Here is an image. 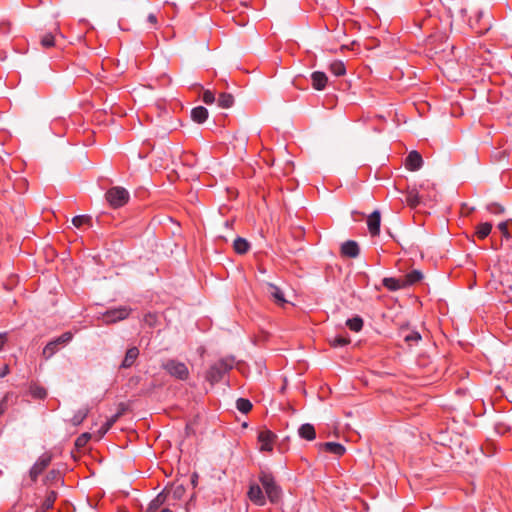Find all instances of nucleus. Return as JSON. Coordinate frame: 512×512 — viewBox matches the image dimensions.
Here are the masks:
<instances>
[{
    "mask_svg": "<svg viewBox=\"0 0 512 512\" xmlns=\"http://www.w3.org/2000/svg\"><path fill=\"white\" fill-rule=\"evenodd\" d=\"M382 285L389 291H398L405 289V285L403 284L402 277L394 278V277H385L382 280Z\"/></svg>",
    "mask_w": 512,
    "mask_h": 512,
    "instance_id": "obj_18",
    "label": "nucleus"
},
{
    "mask_svg": "<svg viewBox=\"0 0 512 512\" xmlns=\"http://www.w3.org/2000/svg\"><path fill=\"white\" fill-rule=\"evenodd\" d=\"M320 447L326 452L332 453L336 456H342L346 451L345 447L342 444L336 442L322 443L320 444Z\"/></svg>",
    "mask_w": 512,
    "mask_h": 512,
    "instance_id": "obj_19",
    "label": "nucleus"
},
{
    "mask_svg": "<svg viewBox=\"0 0 512 512\" xmlns=\"http://www.w3.org/2000/svg\"><path fill=\"white\" fill-rule=\"evenodd\" d=\"M160 512H172L169 508H164Z\"/></svg>",
    "mask_w": 512,
    "mask_h": 512,
    "instance_id": "obj_50",
    "label": "nucleus"
},
{
    "mask_svg": "<svg viewBox=\"0 0 512 512\" xmlns=\"http://www.w3.org/2000/svg\"><path fill=\"white\" fill-rule=\"evenodd\" d=\"M89 412H90L89 407H83V408L79 409L77 412H75L73 417L70 419L71 424L73 426L80 425L86 419Z\"/></svg>",
    "mask_w": 512,
    "mask_h": 512,
    "instance_id": "obj_26",
    "label": "nucleus"
},
{
    "mask_svg": "<svg viewBox=\"0 0 512 512\" xmlns=\"http://www.w3.org/2000/svg\"><path fill=\"white\" fill-rule=\"evenodd\" d=\"M406 202L410 207H417L421 202L419 191L415 188L409 189L406 193Z\"/></svg>",
    "mask_w": 512,
    "mask_h": 512,
    "instance_id": "obj_24",
    "label": "nucleus"
},
{
    "mask_svg": "<svg viewBox=\"0 0 512 512\" xmlns=\"http://www.w3.org/2000/svg\"><path fill=\"white\" fill-rule=\"evenodd\" d=\"M267 286L269 295L277 304L283 305L287 302L286 299L284 298L282 290L278 286L272 283H268Z\"/></svg>",
    "mask_w": 512,
    "mask_h": 512,
    "instance_id": "obj_21",
    "label": "nucleus"
},
{
    "mask_svg": "<svg viewBox=\"0 0 512 512\" xmlns=\"http://www.w3.org/2000/svg\"><path fill=\"white\" fill-rule=\"evenodd\" d=\"M146 22L148 23L149 28H152V29H157L158 28V19H157V16L155 14L150 13L147 16Z\"/></svg>",
    "mask_w": 512,
    "mask_h": 512,
    "instance_id": "obj_42",
    "label": "nucleus"
},
{
    "mask_svg": "<svg viewBox=\"0 0 512 512\" xmlns=\"http://www.w3.org/2000/svg\"><path fill=\"white\" fill-rule=\"evenodd\" d=\"M191 118L194 122L202 124L208 118V110L203 106L194 107L191 110Z\"/></svg>",
    "mask_w": 512,
    "mask_h": 512,
    "instance_id": "obj_20",
    "label": "nucleus"
},
{
    "mask_svg": "<svg viewBox=\"0 0 512 512\" xmlns=\"http://www.w3.org/2000/svg\"><path fill=\"white\" fill-rule=\"evenodd\" d=\"M164 492H167V497L172 505L179 500H181L185 494V488L183 485H171L170 487H166Z\"/></svg>",
    "mask_w": 512,
    "mask_h": 512,
    "instance_id": "obj_13",
    "label": "nucleus"
},
{
    "mask_svg": "<svg viewBox=\"0 0 512 512\" xmlns=\"http://www.w3.org/2000/svg\"><path fill=\"white\" fill-rule=\"evenodd\" d=\"M346 325L354 332H359L363 328V319L359 316H355L347 320Z\"/></svg>",
    "mask_w": 512,
    "mask_h": 512,
    "instance_id": "obj_32",
    "label": "nucleus"
},
{
    "mask_svg": "<svg viewBox=\"0 0 512 512\" xmlns=\"http://www.w3.org/2000/svg\"><path fill=\"white\" fill-rule=\"evenodd\" d=\"M233 247L236 253L242 255L248 252V250L250 249V244L246 239L242 237H237L234 240Z\"/></svg>",
    "mask_w": 512,
    "mask_h": 512,
    "instance_id": "obj_27",
    "label": "nucleus"
},
{
    "mask_svg": "<svg viewBox=\"0 0 512 512\" xmlns=\"http://www.w3.org/2000/svg\"><path fill=\"white\" fill-rule=\"evenodd\" d=\"M332 347H344L350 343V338L347 336L338 335L329 340Z\"/></svg>",
    "mask_w": 512,
    "mask_h": 512,
    "instance_id": "obj_34",
    "label": "nucleus"
},
{
    "mask_svg": "<svg viewBox=\"0 0 512 512\" xmlns=\"http://www.w3.org/2000/svg\"><path fill=\"white\" fill-rule=\"evenodd\" d=\"M62 483H63L62 474L59 470H56V469L50 470L44 478L45 485H52V484L57 485V484H62Z\"/></svg>",
    "mask_w": 512,
    "mask_h": 512,
    "instance_id": "obj_23",
    "label": "nucleus"
},
{
    "mask_svg": "<svg viewBox=\"0 0 512 512\" xmlns=\"http://www.w3.org/2000/svg\"><path fill=\"white\" fill-rule=\"evenodd\" d=\"M360 254V248L356 241L348 240L341 245V255L348 258H356Z\"/></svg>",
    "mask_w": 512,
    "mask_h": 512,
    "instance_id": "obj_12",
    "label": "nucleus"
},
{
    "mask_svg": "<svg viewBox=\"0 0 512 512\" xmlns=\"http://www.w3.org/2000/svg\"><path fill=\"white\" fill-rule=\"evenodd\" d=\"M218 106L228 109L234 104V97L230 93H221L217 99Z\"/></svg>",
    "mask_w": 512,
    "mask_h": 512,
    "instance_id": "obj_28",
    "label": "nucleus"
},
{
    "mask_svg": "<svg viewBox=\"0 0 512 512\" xmlns=\"http://www.w3.org/2000/svg\"><path fill=\"white\" fill-rule=\"evenodd\" d=\"M72 223L77 228L83 225L92 226V217L89 215H77L72 219Z\"/></svg>",
    "mask_w": 512,
    "mask_h": 512,
    "instance_id": "obj_31",
    "label": "nucleus"
},
{
    "mask_svg": "<svg viewBox=\"0 0 512 512\" xmlns=\"http://www.w3.org/2000/svg\"><path fill=\"white\" fill-rule=\"evenodd\" d=\"M492 230V224L489 222L480 223L476 226L475 234L479 239H485Z\"/></svg>",
    "mask_w": 512,
    "mask_h": 512,
    "instance_id": "obj_29",
    "label": "nucleus"
},
{
    "mask_svg": "<svg viewBox=\"0 0 512 512\" xmlns=\"http://www.w3.org/2000/svg\"><path fill=\"white\" fill-rule=\"evenodd\" d=\"M7 333H0V351L2 350L3 346L7 342Z\"/></svg>",
    "mask_w": 512,
    "mask_h": 512,
    "instance_id": "obj_46",
    "label": "nucleus"
},
{
    "mask_svg": "<svg viewBox=\"0 0 512 512\" xmlns=\"http://www.w3.org/2000/svg\"><path fill=\"white\" fill-rule=\"evenodd\" d=\"M7 409V396L0 401V415H2Z\"/></svg>",
    "mask_w": 512,
    "mask_h": 512,
    "instance_id": "obj_45",
    "label": "nucleus"
},
{
    "mask_svg": "<svg viewBox=\"0 0 512 512\" xmlns=\"http://www.w3.org/2000/svg\"><path fill=\"white\" fill-rule=\"evenodd\" d=\"M132 312V308L129 306H119L117 308H111L102 313V321L105 325L115 324L117 322L127 319Z\"/></svg>",
    "mask_w": 512,
    "mask_h": 512,
    "instance_id": "obj_5",
    "label": "nucleus"
},
{
    "mask_svg": "<svg viewBox=\"0 0 512 512\" xmlns=\"http://www.w3.org/2000/svg\"><path fill=\"white\" fill-rule=\"evenodd\" d=\"M11 32V23L7 20L0 22V34L8 35Z\"/></svg>",
    "mask_w": 512,
    "mask_h": 512,
    "instance_id": "obj_41",
    "label": "nucleus"
},
{
    "mask_svg": "<svg viewBox=\"0 0 512 512\" xmlns=\"http://www.w3.org/2000/svg\"><path fill=\"white\" fill-rule=\"evenodd\" d=\"M259 482L265 490L268 500L272 504H278L282 498V489L276 483L272 473L262 470L258 475Z\"/></svg>",
    "mask_w": 512,
    "mask_h": 512,
    "instance_id": "obj_1",
    "label": "nucleus"
},
{
    "mask_svg": "<svg viewBox=\"0 0 512 512\" xmlns=\"http://www.w3.org/2000/svg\"><path fill=\"white\" fill-rule=\"evenodd\" d=\"M202 100L205 104L211 105L215 102V94L211 90H204Z\"/></svg>",
    "mask_w": 512,
    "mask_h": 512,
    "instance_id": "obj_39",
    "label": "nucleus"
},
{
    "mask_svg": "<svg viewBox=\"0 0 512 512\" xmlns=\"http://www.w3.org/2000/svg\"><path fill=\"white\" fill-rule=\"evenodd\" d=\"M40 43L44 48H51L55 45V36L52 33H46L41 36Z\"/></svg>",
    "mask_w": 512,
    "mask_h": 512,
    "instance_id": "obj_37",
    "label": "nucleus"
},
{
    "mask_svg": "<svg viewBox=\"0 0 512 512\" xmlns=\"http://www.w3.org/2000/svg\"><path fill=\"white\" fill-rule=\"evenodd\" d=\"M235 360L227 357L213 363L206 373V380L212 385L220 382L223 377L233 368Z\"/></svg>",
    "mask_w": 512,
    "mask_h": 512,
    "instance_id": "obj_2",
    "label": "nucleus"
},
{
    "mask_svg": "<svg viewBox=\"0 0 512 512\" xmlns=\"http://www.w3.org/2000/svg\"><path fill=\"white\" fill-rule=\"evenodd\" d=\"M276 439L275 433L268 429L261 430L258 434V441L260 443V451L271 452L273 450L274 441Z\"/></svg>",
    "mask_w": 512,
    "mask_h": 512,
    "instance_id": "obj_8",
    "label": "nucleus"
},
{
    "mask_svg": "<svg viewBox=\"0 0 512 512\" xmlns=\"http://www.w3.org/2000/svg\"><path fill=\"white\" fill-rule=\"evenodd\" d=\"M329 70L335 76H343L346 73V67L341 60H335L329 65Z\"/></svg>",
    "mask_w": 512,
    "mask_h": 512,
    "instance_id": "obj_30",
    "label": "nucleus"
},
{
    "mask_svg": "<svg viewBox=\"0 0 512 512\" xmlns=\"http://www.w3.org/2000/svg\"><path fill=\"white\" fill-rule=\"evenodd\" d=\"M164 504L172 505L173 503L169 501L167 492H164L163 490L150 502L148 512H155Z\"/></svg>",
    "mask_w": 512,
    "mask_h": 512,
    "instance_id": "obj_17",
    "label": "nucleus"
},
{
    "mask_svg": "<svg viewBox=\"0 0 512 512\" xmlns=\"http://www.w3.org/2000/svg\"><path fill=\"white\" fill-rule=\"evenodd\" d=\"M105 198L112 208L117 209L128 203L130 194L124 187L114 186L107 190Z\"/></svg>",
    "mask_w": 512,
    "mask_h": 512,
    "instance_id": "obj_4",
    "label": "nucleus"
},
{
    "mask_svg": "<svg viewBox=\"0 0 512 512\" xmlns=\"http://www.w3.org/2000/svg\"><path fill=\"white\" fill-rule=\"evenodd\" d=\"M52 461V455L48 452L43 453L29 471V477L33 483H35L38 477L44 472V470L50 465Z\"/></svg>",
    "mask_w": 512,
    "mask_h": 512,
    "instance_id": "obj_7",
    "label": "nucleus"
},
{
    "mask_svg": "<svg viewBox=\"0 0 512 512\" xmlns=\"http://www.w3.org/2000/svg\"><path fill=\"white\" fill-rule=\"evenodd\" d=\"M162 368L172 377L185 381L189 377V369L185 363L169 359L162 364Z\"/></svg>",
    "mask_w": 512,
    "mask_h": 512,
    "instance_id": "obj_6",
    "label": "nucleus"
},
{
    "mask_svg": "<svg viewBox=\"0 0 512 512\" xmlns=\"http://www.w3.org/2000/svg\"><path fill=\"white\" fill-rule=\"evenodd\" d=\"M423 165V158L417 151H411L405 160V167L410 171H417Z\"/></svg>",
    "mask_w": 512,
    "mask_h": 512,
    "instance_id": "obj_10",
    "label": "nucleus"
},
{
    "mask_svg": "<svg viewBox=\"0 0 512 512\" xmlns=\"http://www.w3.org/2000/svg\"><path fill=\"white\" fill-rule=\"evenodd\" d=\"M57 496H58V493L56 491H54V490L47 491L44 502H43V506L46 509H51L57 499Z\"/></svg>",
    "mask_w": 512,
    "mask_h": 512,
    "instance_id": "obj_36",
    "label": "nucleus"
},
{
    "mask_svg": "<svg viewBox=\"0 0 512 512\" xmlns=\"http://www.w3.org/2000/svg\"><path fill=\"white\" fill-rule=\"evenodd\" d=\"M487 210L492 214H502L504 212L503 206L497 203H491L487 206Z\"/></svg>",
    "mask_w": 512,
    "mask_h": 512,
    "instance_id": "obj_40",
    "label": "nucleus"
},
{
    "mask_svg": "<svg viewBox=\"0 0 512 512\" xmlns=\"http://www.w3.org/2000/svg\"><path fill=\"white\" fill-rule=\"evenodd\" d=\"M381 215L378 210L373 211L368 219L367 226L371 236H378L380 233Z\"/></svg>",
    "mask_w": 512,
    "mask_h": 512,
    "instance_id": "obj_11",
    "label": "nucleus"
},
{
    "mask_svg": "<svg viewBox=\"0 0 512 512\" xmlns=\"http://www.w3.org/2000/svg\"><path fill=\"white\" fill-rule=\"evenodd\" d=\"M423 278L424 275L420 270H412L402 277V281L406 289L421 282Z\"/></svg>",
    "mask_w": 512,
    "mask_h": 512,
    "instance_id": "obj_16",
    "label": "nucleus"
},
{
    "mask_svg": "<svg viewBox=\"0 0 512 512\" xmlns=\"http://www.w3.org/2000/svg\"><path fill=\"white\" fill-rule=\"evenodd\" d=\"M91 438V435L89 433H83L82 435H80L77 440H76V445L77 446H83L87 443V441Z\"/></svg>",
    "mask_w": 512,
    "mask_h": 512,
    "instance_id": "obj_43",
    "label": "nucleus"
},
{
    "mask_svg": "<svg viewBox=\"0 0 512 512\" xmlns=\"http://www.w3.org/2000/svg\"><path fill=\"white\" fill-rule=\"evenodd\" d=\"M299 436L308 441L314 440L316 437L315 428L312 424H302L298 430Z\"/></svg>",
    "mask_w": 512,
    "mask_h": 512,
    "instance_id": "obj_22",
    "label": "nucleus"
},
{
    "mask_svg": "<svg viewBox=\"0 0 512 512\" xmlns=\"http://www.w3.org/2000/svg\"><path fill=\"white\" fill-rule=\"evenodd\" d=\"M421 340V335L417 331H411L404 336V341L409 345L413 343H418Z\"/></svg>",
    "mask_w": 512,
    "mask_h": 512,
    "instance_id": "obj_38",
    "label": "nucleus"
},
{
    "mask_svg": "<svg viewBox=\"0 0 512 512\" xmlns=\"http://www.w3.org/2000/svg\"><path fill=\"white\" fill-rule=\"evenodd\" d=\"M482 15H483V12H481V11L477 12V15H476L477 20H479L482 17Z\"/></svg>",
    "mask_w": 512,
    "mask_h": 512,
    "instance_id": "obj_49",
    "label": "nucleus"
},
{
    "mask_svg": "<svg viewBox=\"0 0 512 512\" xmlns=\"http://www.w3.org/2000/svg\"><path fill=\"white\" fill-rule=\"evenodd\" d=\"M9 373V367L5 365L3 369L0 371V377L3 378Z\"/></svg>",
    "mask_w": 512,
    "mask_h": 512,
    "instance_id": "obj_47",
    "label": "nucleus"
},
{
    "mask_svg": "<svg viewBox=\"0 0 512 512\" xmlns=\"http://www.w3.org/2000/svg\"><path fill=\"white\" fill-rule=\"evenodd\" d=\"M247 496L257 506H264L266 504V496L261 486L256 483L250 484Z\"/></svg>",
    "mask_w": 512,
    "mask_h": 512,
    "instance_id": "obj_9",
    "label": "nucleus"
},
{
    "mask_svg": "<svg viewBox=\"0 0 512 512\" xmlns=\"http://www.w3.org/2000/svg\"><path fill=\"white\" fill-rule=\"evenodd\" d=\"M311 82H312V87L315 90L321 91V90L325 89L327 82H328V77L326 76V74L324 72L314 71L311 74Z\"/></svg>",
    "mask_w": 512,
    "mask_h": 512,
    "instance_id": "obj_15",
    "label": "nucleus"
},
{
    "mask_svg": "<svg viewBox=\"0 0 512 512\" xmlns=\"http://www.w3.org/2000/svg\"><path fill=\"white\" fill-rule=\"evenodd\" d=\"M196 483H197V474H194V475L192 476V484H193V485H196Z\"/></svg>",
    "mask_w": 512,
    "mask_h": 512,
    "instance_id": "obj_48",
    "label": "nucleus"
},
{
    "mask_svg": "<svg viewBox=\"0 0 512 512\" xmlns=\"http://www.w3.org/2000/svg\"><path fill=\"white\" fill-rule=\"evenodd\" d=\"M121 414H122L121 412H118L115 415H113L112 417H110L109 419H107V421L105 423H103V425L98 430V435L100 438L103 437L112 428V426L120 418Z\"/></svg>",
    "mask_w": 512,
    "mask_h": 512,
    "instance_id": "obj_25",
    "label": "nucleus"
},
{
    "mask_svg": "<svg viewBox=\"0 0 512 512\" xmlns=\"http://www.w3.org/2000/svg\"><path fill=\"white\" fill-rule=\"evenodd\" d=\"M73 339L72 332H64L59 337L49 341L42 351V356L48 360L52 356H54L60 349L65 347L68 343H70Z\"/></svg>",
    "mask_w": 512,
    "mask_h": 512,
    "instance_id": "obj_3",
    "label": "nucleus"
},
{
    "mask_svg": "<svg viewBox=\"0 0 512 512\" xmlns=\"http://www.w3.org/2000/svg\"><path fill=\"white\" fill-rule=\"evenodd\" d=\"M30 394L35 399H44L47 396V391L44 387L39 385L30 386Z\"/></svg>",
    "mask_w": 512,
    "mask_h": 512,
    "instance_id": "obj_35",
    "label": "nucleus"
},
{
    "mask_svg": "<svg viewBox=\"0 0 512 512\" xmlns=\"http://www.w3.org/2000/svg\"><path fill=\"white\" fill-rule=\"evenodd\" d=\"M498 228L505 236H508V225L506 222L499 223Z\"/></svg>",
    "mask_w": 512,
    "mask_h": 512,
    "instance_id": "obj_44",
    "label": "nucleus"
},
{
    "mask_svg": "<svg viewBox=\"0 0 512 512\" xmlns=\"http://www.w3.org/2000/svg\"><path fill=\"white\" fill-rule=\"evenodd\" d=\"M252 407V403L246 398H239L236 401V408L243 414L250 412Z\"/></svg>",
    "mask_w": 512,
    "mask_h": 512,
    "instance_id": "obj_33",
    "label": "nucleus"
},
{
    "mask_svg": "<svg viewBox=\"0 0 512 512\" xmlns=\"http://www.w3.org/2000/svg\"><path fill=\"white\" fill-rule=\"evenodd\" d=\"M139 356V349L136 346L127 349L124 359L121 362L120 368L128 369L132 367Z\"/></svg>",
    "mask_w": 512,
    "mask_h": 512,
    "instance_id": "obj_14",
    "label": "nucleus"
}]
</instances>
